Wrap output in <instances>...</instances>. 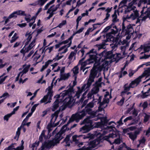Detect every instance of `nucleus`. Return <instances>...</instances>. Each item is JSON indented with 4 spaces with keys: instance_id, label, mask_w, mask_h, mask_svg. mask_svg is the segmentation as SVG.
<instances>
[{
    "instance_id": "nucleus-47",
    "label": "nucleus",
    "mask_w": 150,
    "mask_h": 150,
    "mask_svg": "<svg viewBox=\"0 0 150 150\" xmlns=\"http://www.w3.org/2000/svg\"><path fill=\"white\" fill-rule=\"evenodd\" d=\"M53 61V60H48L47 61L45 62V64L44 65V66L46 68Z\"/></svg>"
},
{
    "instance_id": "nucleus-6",
    "label": "nucleus",
    "mask_w": 150,
    "mask_h": 150,
    "mask_svg": "<svg viewBox=\"0 0 150 150\" xmlns=\"http://www.w3.org/2000/svg\"><path fill=\"white\" fill-rule=\"evenodd\" d=\"M126 19H124L122 23V32H125V35H128L133 30V26L134 25L129 23L126 27L125 26L124 21Z\"/></svg>"
},
{
    "instance_id": "nucleus-46",
    "label": "nucleus",
    "mask_w": 150,
    "mask_h": 150,
    "mask_svg": "<svg viewBox=\"0 0 150 150\" xmlns=\"http://www.w3.org/2000/svg\"><path fill=\"white\" fill-rule=\"evenodd\" d=\"M102 24V23H96V24H94L93 25V30H92V28H89L88 30H90V31H92L93 30H95V29H96V27H95V25H100L101 24Z\"/></svg>"
},
{
    "instance_id": "nucleus-20",
    "label": "nucleus",
    "mask_w": 150,
    "mask_h": 150,
    "mask_svg": "<svg viewBox=\"0 0 150 150\" xmlns=\"http://www.w3.org/2000/svg\"><path fill=\"white\" fill-rule=\"evenodd\" d=\"M71 137V136L69 135H67L65 138L64 139V140L63 141V142H65L66 144V146H69L70 145V144L69 143V141L70 140V137Z\"/></svg>"
},
{
    "instance_id": "nucleus-32",
    "label": "nucleus",
    "mask_w": 150,
    "mask_h": 150,
    "mask_svg": "<svg viewBox=\"0 0 150 150\" xmlns=\"http://www.w3.org/2000/svg\"><path fill=\"white\" fill-rule=\"evenodd\" d=\"M141 49L143 48L144 52H148L150 50V45H148L147 46H144L143 48L142 45L140 47Z\"/></svg>"
},
{
    "instance_id": "nucleus-63",
    "label": "nucleus",
    "mask_w": 150,
    "mask_h": 150,
    "mask_svg": "<svg viewBox=\"0 0 150 150\" xmlns=\"http://www.w3.org/2000/svg\"><path fill=\"white\" fill-rule=\"evenodd\" d=\"M81 93L82 92L81 91H80L79 90H78L77 92L76 93L74 98L75 96H76L77 98H79L80 96V95Z\"/></svg>"
},
{
    "instance_id": "nucleus-26",
    "label": "nucleus",
    "mask_w": 150,
    "mask_h": 150,
    "mask_svg": "<svg viewBox=\"0 0 150 150\" xmlns=\"http://www.w3.org/2000/svg\"><path fill=\"white\" fill-rule=\"evenodd\" d=\"M98 145L95 140L93 141H90L89 143V146L91 147L92 148H95Z\"/></svg>"
},
{
    "instance_id": "nucleus-14",
    "label": "nucleus",
    "mask_w": 150,
    "mask_h": 150,
    "mask_svg": "<svg viewBox=\"0 0 150 150\" xmlns=\"http://www.w3.org/2000/svg\"><path fill=\"white\" fill-rule=\"evenodd\" d=\"M116 136L117 135L116 134L112 133V134H109L108 136H105L104 137V139L105 140L108 142L110 144H112V142L109 139V138H113L116 137Z\"/></svg>"
},
{
    "instance_id": "nucleus-17",
    "label": "nucleus",
    "mask_w": 150,
    "mask_h": 150,
    "mask_svg": "<svg viewBox=\"0 0 150 150\" xmlns=\"http://www.w3.org/2000/svg\"><path fill=\"white\" fill-rule=\"evenodd\" d=\"M83 59L84 58H83V59L80 60L79 62V63L81 64V70H83V72L86 69L84 68V67L82 65L85 66L87 64H89L88 63H87V61H85L84 62H83Z\"/></svg>"
},
{
    "instance_id": "nucleus-44",
    "label": "nucleus",
    "mask_w": 150,
    "mask_h": 150,
    "mask_svg": "<svg viewBox=\"0 0 150 150\" xmlns=\"http://www.w3.org/2000/svg\"><path fill=\"white\" fill-rule=\"evenodd\" d=\"M126 67V65H125L123 67L121 68V71L120 73V75L119 77L120 78L122 77V71L125 69Z\"/></svg>"
},
{
    "instance_id": "nucleus-45",
    "label": "nucleus",
    "mask_w": 150,
    "mask_h": 150,
    "mask_svg": "<svg viewBox=\"0 0 150 150\" xmlns=\"http://www.w3.org/2000/svg\"><path fill=\"white\" fill-rule=\"evenodd\" d=\"M111 28V25H109L105 27L103 30V31L101 33V34L103 33L107 32Z\"/></svg>"
},
{
    "instance_id": "nucleus-30",
    "label": "nucleus",
    "mask_w": 150,
    "mask_h": 150,
    "mask_svg": "<svg viewBox=\"0 0 150 150\" xmlns=\"http://www.w3.org/2000/svg\"><path fill=\"white\" fill-rule=\"evenodd\" d=\"M127 85V84H125L124 86V91L122 92L121 93H125L126 92L129 91L130 88H131V87L129 85V86H126Z\"/></svg>"
},
{
    "instance_id": "nucleus-19",
    "label": "nucleus",
    "mask_w": 150,
    "mask_h": 150,
    "mask_svg": "<svg viewBox=\"0 0 150 150\" xmlns=\"http://www.w3.org/2000/svg\"><path fill=\"white\" fill-rule=\"evenodd\" d=\"M116 13L117 11L115 10L114 14L112 15V17L113 18L112 21L113 23H116L119 21V19L117 18V15Z\"/></svg>"
},
{
    "instance_id": "nucleus-7",
    "label": "nucleus",
    "mask_w": 150,
    "mask_h": 150,
    "mask_svg": "<svg viewBox=\"0 0 150 150\" xmlns=\"http://www.w3.org/2000/svg\"><path fill=\"white\" fill-rule=\"evenodd\" d=\"M57 143L53 139L45 141L42 144L41 150H44L45 148L50 149L52 146H54Z\"/></svg>"
},
{
    "instance_id": "nucleus-11",
    "label": "nucleus",
    "mask_w": 150,
    "mask_h": 150,
    "mask_svg": "<svg viewBox=\"0 0 150 150\" xmlns=\"http://www.w3.org/2000/svg\"><path fill=\"white\" fill-rule=\"evenodd\" d=\"M63 134L62 133L59 132V131L55 135L54 138L53 139L57 144L59 143L60 141L63 139V137L62 136Z\"/></svg>"
},
{
    "instance_id": "nucleus-43",
    "label": "nucleus",
    "mask_w": 150,
    "mask_h": 150,
    "mask_svg": "<svg viewBox=\"0 0 150 150\" xmlns=\"http://www.w3.org/2000/svg\"><path fill=\"white\" fill-rule=\"evenodd\" d=\"M142 78V76H139L136 79H135L134 81L135 83H136L137 85L141 81V79Z\"/></svg>"
},
{
    "instance_id": "nucleus-16",
    "label": "nucleus",
    "mask_w": 150,
    "mask_h": 150,
    "mask_svg": "<svg viewBox=\"0 0 150 150\" xmlns=\"http://www.w3.org/2000/svg\"><path fill=\"white\" fill-rule=\"evenodd\" d=\"M92 129L94 128H100L102 129H103V127L102 125V123L101 122H98L95 123L93 125L92 124Z\"/></svg>"
},
{
    "instance_id": "nucleus-29",
    "label": "nucleus",
    "mask_w": 150,
    "mask_h": 150,
    "mask_svg": "<svg viewBox=\"0 0 150 150\" xmlns=\"http://www.w3.org/2000/svg\"><path fill=\"white\" fill-rule=\"evenodd\" d=\"M81 137H82L83 139H86L90 138L91 139L93 138V134H91L88 133L87 135H80Z\"/></svg>"
},
{
    "instance_id": "nucleus-21",
    "label": "nucleus",
    "mask_w": 150,
    "mask_h": 150,
    "mask_svg": "<svg viewBox=\"0 0 150 150\" xmlns=\"http://www.w3.org/2000/svg\"><path fill=\"white\" fill-rule=\"evenodd\" d=\"M108 122V120L106 117H103L101 120V123H102V125L103 128L104 127H106L107 126Z\"/></svg>"
},
{
    "instance_id": "nucleus-55",
    "label": "nucleus",
    "mask_w": 150,
    "mask_h": 150,
    "mask_svg": "<svg viewBox=\"0 0 150 150\" xmlns=\"http://www.w3.org/2000/svg\"><path fill=\"white\" fill-rule=\"evenodd\" d=\"M88 99H87L85 100L83 102H82V105L81 106V108H82L85 106H86V104L88 103Z\"/></svg>"
},
{
    "instance_id": "nucleus-48",
    "label": "nucleus",
    "mask_w": 150,
    "mask_h": 150,
    "mask_svg": "<svg viewBox=\"0 0 150 150\" xmlns=\"http://www.w3.org/2000/svg\"><path fill=\"white\" fill-rule=\"evenodd\" d=\"M53 61V60H48L47 61L45 62V64L44 65V66L46 68Z\"/></svg>"
},
{
    "instance_id": "nucleus-40",
    "label": "nucleus",
    "mask_w": 150,
    "mask_h": 150,
    "mask_svg": "<svg viewBox=\"0 0 150 150\" xmlns=\"http://www.w3.org/2000/svg\"><path fill=\"white\" fill-rule=\"evenodd\" d=\"M99 89L98 88H93L91 91V92L93 94H96L99 91Z\"/></svg>"
},
{
    "instance_id": "nucleus-50",
    "label": "nucleus",
    "mask_w": 150,
    "mask_h": 150,
    "mask_svg": "<svg viewBox=\"0 0 150 150\" xmlns=\"http://www.w3.org/2000/svg\"><path fill=\"white\" fill-rule=\"evenodd\" d=\"M12 115L11 113L9 114H8L5 115L4 117V119L5 120H6V121H8L9 118Z\"/></svg>"
},
{
    "instance_id": "nucleus-2",
    "label": "nucleus",
    "mask_w": 150,
    "mask_h": 150,
    "mask_svg": "<svg viewBox=\"0 0 150 150\" xmlns=\"http://www.w3.org/2000/svg\"><path fill=\"white\" fill-rule=\"evenodd\" d=\"M104 53V51L98 54L97 53L96 51L94 49H92L86 54V56L88 55L89 57V58L88 59V64L93 63L94 62L99 64Z\"/></svg>"
},
{
    "instance_id": "nucleus-57",
    "label": "nucleus",
    "mask_w": 150,
    "mask_h": 150,
    "mask_svg": "<svg viewBox=\"0 0 150 150\" xmlns=\"http://www.w3.org/2000/svg\"><path fill=\"white\" fill-rule=\"evenodd\" d=\"M54 47V46L49 47L46 49V50H45V51H46L47 50H48L49 51L48 52V53H50L51 52V51L53 50Z\"/></svg>"
},
{
    "instance_id": "nucleus-59",
    "label": "nucleus",
    "mask_w": 150,
    "mask_h": 150,
    "mask_svg": "<svg viewBox=\"0 0 150 150\" xmlns=\"http://www.w3.org/2000/svg\"><path fill=\"white\" fill-rule=\"evenodd\" d=\"M36 40V39H34L32 42H31V43L29 44V47H31V48H32L33 46L35 45V42Z\"/></svg>"
},
{
    "instance_id": "nucleus-28",
    "label": "nucleus",
    "mask_w": 150,
    "mask_h": 150,
    "mask_svg": "<svg viewBox=\"0 0 150 150\" xmlns=\"http://www.w3.org/2000/svg\"><path fill=\"white\" fill-rule=\"evenodd\" d=\"M94 81V79L89 77L87 82V86L86 88H89L91 85L92 83Z\"/></svg>"
},
{
    "instance_id": "nucleus-56",
    "label": "nucleus",
    "mask_w": 150,
    "mask_h": 150,
    "mask_svg": "<svg viewBox=\"0 0 150 150\" xmlns=\"http://www.w3.org/2000/svg\"><path fill=\"white\" fill-rule=\"evenodd\" d=\"M144 65H145L146 66H148L149 65H150V62H147L145 64H142L139 66L137 68V69H139L141 67H143V66Z\"/></svg>"
},
{
    "instance_id": "nucleus-9",
    "label": "nucleus",
    "mask_w": 150,
    "mask_h": 150,
    "mask_svg": "<svg viewBox=\"0 0 150 150\" xmlns=\"http://www.w3.org/2000/svg\"><path fill=\"white\" fill-rule=\"evenodd\" d=\"M103 129H104V132L105 133H106L108 132L114 131L113 133L116 134L117 135V134L119 135V132H120V131L115 128L114 125H112L110 126H107L106 127H104Z\"/></svg>"
},
{
    "instance_id": "nucleus-41",
    "label": "nucleus",
    "mask_w": 150,
    "mask_h": 150,
    "mask_svg": "<svg viewBox=\"0 0 150 150\" xmlns=\"http://www.w3.org/2000/svg\"><path fill=\"white\" fill-rule=\"evenodd\" d=\"M74 74H76L79 73V68L77 66H75L72 69Z\"/></svg>"
},
{
    "instance_id": "nucleus-61",
    "label": "nucleus",
    "mask_w": 150,
    "mask_h": 150,
    "mask_svg": "<svg viewBox=\"0 0 150 150\" xmlns=\"http://www.w3.org/2000/svg\"><path fill=\"white\" fill-rule=\"evenodd\" d=\"M19 108V106H17L15 108H14L13 111L11 112V114L12 115L15 114L16 112L18 110Z\"/></svg>"
},
{
    "instance_id": "nucleus-39",
    "label": "nucleus",
    "mask_w": 150,
    "mask_h": 150,
    "mask_svg": "<svg viewBox=\"0 0 150 150\" xmlns=\"http://www.w3.org/2000/svg\"><path fill=\"white\" fill-rule=\"evenodd\" d=\"M67 24V21L66 20H63L62 21V22L59 23L57 27L61 28L62 27Z\"/></svg>"
},
{
    "instance_id": "nucleus-62",
    "label": "nucleus",
    "mask_w": 150,
    "mask_h": 150,
    "mask_svg": "<svg viewBox=\"0 0 150 150\" xmlns=\"http://www.w3.org/2000/svg\"><path fill=\"white\" fill-rule=\"evenodd\" d=\"M45 130H43L42 131L40 135H41V136L43 137L45 139H47V138L48 137L45 135Z\"/></svg>"
},
{
    "instance_id": "nucleus-3",
    "label": "nucleus",
    "mask_w": 150,
    "mask_h": 150,
    "mask_svg": "<svg viewBox=\"0 0 150 150\" xmlns=\"http://www.w3.org/2000/svg\"><path fill=\"white\" fill-rule=\"evenodd\" d=\"M89 115L90 116H88L83 121V123L86 124V125L80 129L79 132L82 133H87L92 129V127L93 122L90 119L96 117V115L94 114L93 115Z\"/></svg>"
},
{
    "instance_id": "nucleus-49",
    "label": "nucleus",
    "mask_w": 150,
    "mask_h": 150,
    "mask_svg": "<svg viewBox=\"0 0 150 150\" xmlns=\"http://www.w3.org/2000/svg\"><path fill=\"white\" fill-rule=\"evenodd\" d=\"M142 127H140L139 128H138L137 130H136L135 131L134 134L135 135H136V136H137V135L139 134L140 133L141 131L142 130Z\"/></svg>"
},
{
    "instance_id": "nucleus-8",
    "label": "nucleus",
    "mask_w": 150,
    "mask_h": 150,
    "mask_svg": "<svg viewBox=\"0 0 150 150\" xmlns=\"http://www.w3.org/2000/svg\"><path fill=\"white\" fill-rule=\"evenodd\" d=\"M64 95V94H63V93H62V98H65L63 100V102L65 103L67 105H70L74 100V97H73L72 96L69 95H67L63 96Z\"/></svg>"
},
{
    "instance_id": "nucleus-4",
    "label": "nucleus",
    "mask_w": 150,
    "mask_h": 150,
    "mask_svg": "<svg viewBox=\"0 0 150 150\" xmlns=\"http://www.w3.org/2000/svg\"><path fill=\"white\" fill-rule=\"evenodd\" d=\"M100 63H96L94 64L92 68L90 71V73L89 77L90 78L94 79L97 76V74L99 72H100L103 69V67L100 65Z\"/></svg>"
},
{
    "instance_id": "nucleus-5",
    "label": "nucleus",
    "mask_w": 150,
    "mask_h": 150,
    "mask_svg": "<svg viewBox=\"0 0 150 150\" xmlns=\"http://www.w3.org/2000/svg\"><path fill=\"white\" fill-rule=\"evenodd\" d=\"M79 120V119L76 116V115L73 114L67 122V124L63 125L62 127L60 130L59 131V132L62 133L63 134L66 131L69 130V128H68L67 126L70 123L74 121H75L76 122H78Z\"/></svg>"
},
{
    "instance_id": "nucleus-54",
    "label": "nucleus",
    "mask_w": 150,
    "mask_h": 150,
    "mask_svg": "<svg viewBox=\"0 0 150 150\" xmlns=\"http://www.w3.org/2000/svg\"><path fill=\"white\" fill-rule=\"evenodd\" d=\"M9 95L8 93L6 92L4 93L2 96L0 97L1 98L3 97H4L5 98H6L7 97H9Z\"/></svg>"
},
{
    "instance_id": "nucleus-1",
    "label": "nucleus",
    "mask_w": 150,
    "mask_h": 150,
    "mask_svg": "<svg viewBox=\"0 0 150 150\" xmlns=\"http://www.w3.org/2000/svg\"><path fill=\"white\" fill-rule=\"evenodd\" d=\"M97 102L95 101V99L93 98V100L86 105L85 108L81 111H79L75 114L76 116L80 120L83 118L87 114L89 115H96V113L94 110H93L92 108L94 107L95 103Z\"/></svg>"
},
{
    "instance_id": "nucleus-27",
    "label": "nucleus",
    "mask_w": 150,
    "mask_h": 150,
    "mask_svg": "<svg viewBox=\"0 0 150 150\" xmlns=\"http://www.w3.org/2000/svg\"><path fill=\"white\" fill-rule=\"evenodd\" d=\"M81 135H73L72 137V141L74 142L75 143L77 144L79 143V140L77 139V137H81Z\"/></svg>"
},
{
    "instance_id": "nucleus-23",
    "label": "nucleus",
    "mask_w": 150,
    "mask_h": 150,
    "mask_svg": "<svg viewBox=\"0 0 150 150\" xmlns=\"http://www.w3.org/2000/svg\"><path fill=\"white\" fill-rule=\"evenodd\" d=\"M118 137V138L115 139L114 141L112 143V144H120V143L121 139L120 138V134L119 132V135H117L116 137Z\"/></svg>"
},
{
    "instance_id": "nucleus-53",
    "label": "nucleus",
    "mask_w": 150,
    "mask_h": 150,
    "mask_svg": "<svg viewBox=\"0 0 150 150\" xmlns=\"http://www.w3.org/2000/svg\"><path fill=\"white\" fill-rule=\"evenodd\" d=\"M30 15L29 14L25 18V20L27 21L28 23L30 22L32 20V19H30Z\"/></svg>"
},
{
    "instance_id": "nucleus-18",
    "label": "nucleus",
    "mask_w": 150,
    "mask_h": 150,
    "mask_svg": "<svg viewBox=\"0 0 150 150\" xmlns=\"http://www.w3.org/2000/svg\"><path fill=\"white\" fill-rule=\"evenodd\" d=\"M60 108H60L59 110L55 111L54 113L52 114L51 115L52 119L51 120V121H52V120L54 117H55V120L57 119V118L58 116V114L60 110Z\"/></svg>"
},
{
    "instance_id": "nucleus-12",
    "label": "nucleus",
    "mask_w": 150,
    "mask_h": 150,
    "mask_svg": "<svg viewBox=\"0 0 150 150\" xmlns=\"http://www.w3.org/2000/svg\"><path fill=\"white\" fill-rule=\"evenodd\" d=\"M18 15V12L15 11L11 14L6 19L5 21L4 25L6 24L9 21V19L13 18H16L17 17Z\"/></svg>"
},
{
    "instance_id": "nucleus-13",
    "label": "nucleus",
    "mask_w": 150,
    "mask_h": 150,
    "mask_svg": "<svg viewBox=\"0 0 150 150\" xmlns=\"http://www.w3.org/2000/svg\"><path fill=\"white\" fill-rule=\"evenodd\" d=\"M32 34L33 33H31V32H29V31H27L25 34V37H27L28 36V38L26 39V40L27 41L25 43V46L28 45L29 44V42H30L32 38Z\"/></svg>"
},
{
    "instance_id": "nucleus-33",
    "label": "nucleus",
    "mask_w": 150,
    "mask_h": 150,
    "mask_svg": "<svg viewBox=\"0 0 150 150\" xmlns=\"http://www.w3.org/2000/svg\"><path fill=\"white\" fill-rule=\"evenodd\" d=\"M128 134L129 135V138L133 141L137 138V136H136V135H135L134 134H133L131 133H128Z\"/></svg>"
},
{
    "instance_id": "nucleus-24",
    "label": "nucleus",
    "mask_w": 150,
    "mask_h": 150,
    "mask_svg": "<svg viewBox=\"0 0 150 150\" xmlns=\"http://www.w3.org/2000/svg\"><path fill=\"white\" fill-rule=\"evenodd\" d=\"M30 66L31 65L30 64H28L23 68V70L21 71L23 74H21V77L22 76L23 74H26L28 72Z\"/></svg>"
},
{
    "instance_id": "nucleus-42",
    "label": "nucleus",
    "mask_w": 150,
    "mask_h": 150,
    "mask_svg": "<svg viewBox=\"0 0 150 150\" xmlns=\"http://www.w3.org/2000/svg\"><path fill=\"white\" fill-rule=\"evenodd\" d=\"M39 104H36L34 105L31 109V112L30 113H31V114H32L35 110L36 107Z\"/></svg>"
},
{
    "instance_id": "nucleus-52",
    "label": "nucleus",
    "mask_w": 150,
    "mask_h": 150,
    "mask_svg": "<svg viewBox=\"0 0 150 150\" xmlns=\"http://www.w3.org/2000/svg\"><path fill=\"white\" fill-rule=\"evenodd\" d=\"M82 17V16L81 17V16H79L77 17V19L76 20V28H78V27L79 25V21L81 20Z\"/></svg>"
},
{
    "instance_id": "nucleus-35",
    "label": "nucleus",
    "mask_w": 150,
    "mask_h": 150,
    "mask_svg": "<svg viewBox=\"0 0 150 150\" xmlns=\"http://www.w3.org/2000/svg\"><path fill=\"white\" fill-rule=\"evenodd\" d=\"M59 54H60V53H58L56 57L53 59V61L54 60V61L59 60L60 59L63 57V56H59Z\"/></svg>"
},
{
    "instance_id": "nucleus-10",
    "label": "nucleus",
    "mask_w": 150,
    "mask_h": 150,
    "mask_svg": "<svg viewBox=\"0 0 150 150\" xmlns=\"http://www.w3.org/2000/svg\"><path fill=\"white\" fill-rule=\"evenodd\" d=\"M103 36L104 38H106V39L104 40L102 42V43L104 44L108 42L113 40L115 38L110 33H107L105 35H104Z\"/></svg>"
},
{
    "instance_id": "nucleus-58",
    "label": "nucleus",
    "mask_w": 150,
    "mask_h": 150,
    "mask_svg": "<svg viewBox=\"0 0 150 150\" xmlns=\"http://www.w3.org/2000/svg\"><path fill=\"white\" fill-rule=\"evenodd\" d=\"M150 115L148 114H146L144 117V121L145 122H147L149 118Z\"/></svg>"
},
{
    "instance_id": "nucleus-25",
    "label": "nucleus",
    "mask_w": 150,
    "mask_h": 150,
    "mask_svg": "<svg viewBox=\"0 0 150 150\" xmlns=\"http://www.w3.org/2000/svg\"><path fill=\"white\" fill-rule=\"evenodd\" d=\"M70 76V75L69 73H68L67 74H60L61 78L62 80H63L67 79Z\"/></svg>"
},
{
    "instance_id": "nucleus-34",
    "label": "nucleus",
    "mask_w": 150,
    "mask_h": 150,
    "mask_svg": "<svg viewBox=\"0 0 150 150\" xmlns=\"http://www.w3.org/2000/svg\"><path fill=\"white\" fill-rule=\"evenodd\" d=\"M135 8H136V7L135 6H133V7L127 6V8L125 10V13L129 12L131 11L134 10Z\"/></svg>"
},
{
    "instance_id": "nucleus-64",
    "label": "nucleus",
    "mask_w": 150,
    "mask_h": 150,
    "mask_svg": "<svg viewBox=\"0 0 150 150\" xmlns=\"http://www.w3.org/2000/svg\"><path fill=\"white\" fill-rule=\"evenodd\" d=\"M132 119V116H129L126 117L125 119L124 120V122H126L128 120H131Z\"/></svg>"
},
{
    "instance_id": "nucleus-38",
    "label": "nucleus",
    "mask_w": 150,
    "mask_h": 150,
    "mask_svg": "<svg viewBox=\"0 0 150 150\" xmlns=\"http://www.w3.org/2000/svg\"><path fill=\"white\" fill-rule=\"evenodd\" d=\"M32 114H31V113H29L26 116V117L23 120L22 122V123H23L24 122H27L28 121L29 118L32 116Z\"/></svg>"
},
{
    "instance_id": "nucleus-15",
    "label": "nucleus",
    "mask_w": 150,
    "mask_h": 150,
    "mask_svg": "<svg viewBox=\"0 0 150 150\" xmlns=\"http://www.w3.org/2000/svg\"><path fill=\"white\" fill-rule=\"evenodd\" d=\"M97 133L96 132L94 134V135H95L97 137V138L95 139V140L96 141V142L98 145V144H100L101 142V140L102 139V137L101 136L102 134L100 132H98L97 134Z\"/></svg>"
},
{
    "instance_id": "nucleus-31",
    "label": "nucleus",
    "mask_w": 150,
    "mask_h": 150,
    "mask_svg": "<svg viewBox=\"0 0 150 150\" xmlns=\"http://www.w3.org/2000/svg\"><path fill=\"white\" fill-rule=\"evenodd\" d=\"M59 106V102L55 101L53 104V108L52 110V111H55L58 108Z\"/></svg>"
},
{
    "instance_id": "nucleus-60",
    "label": "nucleus",
    "mask_w": 150,
    "mask_h": 150,
    "mask_svg": "<svg viewBox=\"0 0 150 150\" xmlns=\"http://www.w3.org/2000/svg\"><path fill=\"white\" fill-rule=\"evenodd\" d=\"M61 4V3L60 4H58L54 8H52V11L54 12H55L59 8L60 5Z\"/></svg>"
},
{
    "instance_id": "nucleus-51",
    "label": "nucleus",
    "mask_w": 150,
    "mask_h": 150,
    "mask_svg": "<svg viewBox=\"0 0 150 150\" xmlns=\"http://www.w3.org/2000/svg\"><path fill=\"white\" fill-rule=\"evenodd\" d=\"M74 51H75V52H73V51H72L71 52L68 57L69 59H72L73 58L74 54H75V53H76V50H75Z\"/></svg>"
},
{
    "instance_id": "nucleus-36",
    "label": "nucleus",
    "mask_w": 150,
    "mask_h": 150,
    "mask_svg": "<svg viewBox=\"0 0 150 150\" xmlns=\"http://www.w3.org/2000/svg\"><path fill=\"white\" fill-rule=\"evenodd\" d=\"M14 144H12L10 145L8 147L6 148L4 150H12L15 149L14 148Z\"/></svg>"
},
{
    "instance_id": "nucleus-22",
    "label": "nucleus",
    "mask_w": 150,
    "mask_h": 150,
    "mask_svg": "<svg viewBox=\"0 0 150 150\" xmlns=\"http://www.w3.org/2000/svg\"><path fill=\"white\" fill-rule=\"evenodd\" d=\"M72 93H74V90H73L69 88L67 90H66L64 92L62 93L63 94H64V95L63 96H64L67 95L72 96Z\"/></svg>"
},
{
    "instance_id": "nucleus-37",
    "label": "nucleus",
    "mask_w": 150,
    "mask_h": 150,
    "mask_svg": "<svg viewBox=\"0 0 150 150\" xmlns=\"http://www.w3.org/2000/svg\"><path fill=\"white\" fill-rule=\"evenodd\" d=\"M48 98V95L45 96L43 98L40 100V103H42L46 102L47 101Z\"/></svg>"
}]
</instances>
